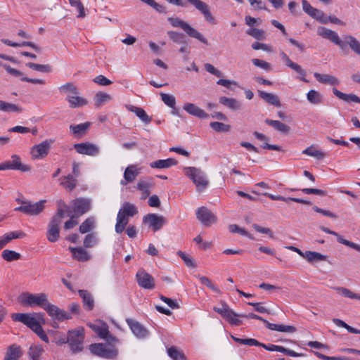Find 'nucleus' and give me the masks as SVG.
<instances>
[{"mask_svg":"<svg viewBox=\"0 0 360 360\" xmlns=\"http://www.w3.org/2000/svg\"><path fill=\"white\" fill-rule=\"evenodd\" d=\"M69 250L72 252L73 258L79 262H86L90 258L88 252L82 248L70 247Z\"/></svg>","mask_w":360,"mask_h":360,"instance_id":"obj_30","label":"nucleus"},{"mask_svg":"<svg viewBox=\"0 0 360 360\" xmlns=\"http://www.w3.org/2000/svg\"><path fill=\"white\" fill-rule=\"evenodd\" d=\"M333 92L335 94V96H337L338 98L346 101V102H354V103H358L359 101V97L357 96L355 94H346L338 90L337 89L334 88L333 89Z\"/></svg>","mask_w":360,"mask_h":360,"instance_id":"obj_36","label":"nucleus"},{"mask_svg":"<svg viewBox=\"0 0 360 360\" xmlns=\"http://www.w3.org/2000/svg\"><path fill=\"white\" fill-rule=\"evenodd\" d=\"M90 328L102 339L107 338L109 335L108 328L106 325L98 326L96 324H89Z\"/></svg>","mask_w":360,"mask_h":360,"instance_id":"obj_42","label":"nucleus"},{"mask_svg":"<svg viewBox=\"0 0 360 360\" xmlns=\"http://www.w3.org/2000/svg\"><path fill=\"white\" fill-rule=\"evenodd\" d=\"M214 310L219 314L231 325L240 326L242 324V321L240 319L242 317L241 314H236L226 303L222 302L221 307H214Z\"/></svg>","mask_w":360,"mask_h":360,"instance_id":"obj_10","label":"nucleus"},{"mask_svg":"<svg viewBox=\"0 0 360 360\" xmlns=\"http://www.w3.org/2000/svg\"><path fill=\"white\" fill-rule=\"evenodd\" d=\"M167 354L173 360H186L184 354L176 347H171L168 348Z\"/></svg>","mask_w":360,"mask_h":360,"instance_id":"obj_48","label":"nucleus"},{"mask_svg":"<svg viewBox=\"0 0 360 360\" xmlns=\"http://www.w3.org/2000/svg\"><path fill=\"white\" fill-rule=\"evenodd\" d=\"M95 220L94 217H89L79 226V230L81 233H86L91 231L94 227Z\"/></svg>","mask_w":360,"mask_h":360,"instance_id":"obj_47","label":"nucleus"},{"mask_svg":"<svg viewBox=\"0 0 360 360\" xmlns=\"http://www.w3.org/2000/svg\"><path fill=\"white\" fill-rule=\"evenodd\" d=\"M266 326L271 330H276L283 333H292L296 331V328L292 326H286L283 324H275L266 322Z\"/></svg>","mask_w":360,"mask_h":360,"instance_id":"obj_34","label":"nucleus"},{"mask_svg":"<svg viewBox=\"0 0 360 360\" xmlns=\"http://www.w3.org/2000/svg\"><path fill=\"white\" fill-rule=\"evenodd\" d=\"M334 290H335L338 294L343 297L360 300V295L353 292L348 288L344 287H335L334 288Z\"/></svg>","mask_w":360,"mask_h":360,"instance_id":"obj_45","label":"nucleus"},{"mask_svg":"<svg viewBox=\"0 0 360 360\" xmlns=\"http://www.w3.org/2000/svg\"><path fill=\"white\" fill-rule=\"evenodd\" d=\"M163 103L169 108H175L176 99L173 95L162 93L160 94Z\"/></svg>","mask_w":360,"mask_h":360,"instance_id":"obj_57","label":"nucleus"},{"mask_svg":"<svg viewBox=\"0 0 360 360\" xmlns=\"http://www.w3.org/2000/svg\"><path fill=\"white\" fill-rule=\"evenodd\" d=\"M26 66L36 71L41 72H51L52 71V68L49 65H41L32 62H29L26 63Z\"/></svg>","mask_w":360,"mask_h":360,"instance_id":"obj_49","label":"nucleus"},{"mask_svg":"<svg viewBox=\"0 0 360 360\" xmlns=\"http://www.w3.org/2000/svg\"><path fill=\"white\" fill-rule=\"evenodd\" d=\"M44 310L47 312L48 315L51 316L53 320L58 321H63L68 320L72 318L71 315L67 313L65 311L60 309L56 305L51 303H48Z\"/></svg>","mask_w":360,"mask_h":360,"instance_id":"obj_16","label":"nucleus"},{"mask_svg":"<svg viewBox=\"0 0 360 360\" xmlns=\"http://www.w3.org/2000/svg\"><path fill=\"white\" fill-rule=\"evenodd\" d=\"M333 322L338 326V327H342L345 328L348 332L354 333V334H360V330H358L356 328H354L350 326H349L347 323H346L345 321H343L341 319H333Z\"/></svg>","mask_w":360,"mask_h":360,"instance_id":"obj_53","label":"nucleus"},{"mask_svg":"<svg viewBox=\"0 0 360 360\" xmlns=\"http://www.w3.org/2000/svg\"><path fill=\"white\" fill-rule=\"evenodd\" d=\"M265 123L269 126H271L272 127L274 128V129L283 134H287L290 130V128L288 125L278 120H272L266 119L265 120Z\"/></svg>","mask_w":360,"mask_h":360,"instance_id":"obj_33","label":"nucleus"},{"mask_svg":"<svg viewBox=\"0 0 360 360\" xmlns=\"http://www.w3.org/2000/svg\"><path fill=\"white\" fill-rule=\"evenodd\" d=\"M72 7H75L78 11L77 17L84 18L86 16L85 8L80 0H68Z\"/></svg>","mask_w":360,"mask_h":360,"instance_id":"obj_51","label":"nucleus"},{"mask_svg":"<svg viewBox=\"0 0 360 360\" xmlns=\"http://www.w3.org/2000/svg\"><path fill=\"white\" fill-rule=\"evenodd\" d=\"M13 321L21 322L34 332L38 337L46 343L49 342V339L39 322L32 314L27 313H13L11 314Z\"/></svg>","mask_w":360,"mask_h":360,"instance_id":"obj_2","label":"nucleus"},{"mask_svg":"<svg viewBox=\"0 0 360 360\" xmlns=\"http://www.w3.org/2000/svg\"><path fill=\"white\" fill-rule=\"evenodd\" d=\"M26 234L20 231H15L9 232L6 234H5L4 236L5 239L6 240V242L9 243L13 239H17V238H22L25 237Z\"/></svg>","mask_w":360,"mask_h":360,"instance_id":"obj_63","label":"nucleus"},{"mask_svg":"<svg viewBox=\"0 0 360 360\" xmlns=\"http://www.w3.org/2000/svg\"><path fill=\"white\" fill-rule=\"evenodd\" d=\"M135 215V205L129 202H124L122 207L118 212L115 231L121 233L129 223V219Z\"/></svg>","mask_w":360,"mask_h":360,"instance_id":"obj_3","label":"nucleus"},{"mask_svg":"<svg viewBox=\"0 0 360 360\" xmlns=\"http://www.w3.org/2000/svg\"><path fill=\"white\" fill-rule=\"evenodd\" d=\"M135 179V166L131 165L127 167L124 173V179L121 181V184L127 185Z\"/></svg>","mask_w":360,"mask_h":360,"instance_id":"obj_46","label":"nucleus"},{"mask_svg":"<svg viewBox=\"0 0 360 360\" xmlns=\"http://www.w3.org/2000/svg\"><path fill=\"white\" fill-rule=\"evenodd\" d=\"M0 111L5 112H20L22 109L15 104L0 101Z\"/></svg>","mask_w":360,"mask_h":360,"instance_id":"obj_40","label":"nucleus"},{"mask_svg":"<svg viewBox=\"0 0 360 360\" xmlns=\"http://www.w3.org/2000/svg\"><path fill=\"white\" fill-rule=\"evenodd\" d=\"M22 355V352L21 347L13 344L7 348L4 360H18Z\"/></svg>","mask_w":360,"mask_h":360,"instance_id":"obj_23","label":"nucleus"},{"mask_svg":"<svg viewBox=\"0 0 360 360\" xmlns=\"http://www.w3.org/2000/svg\"><path fill=\"white\" fill-rule=\"evenodd\" d=\"M136 117H138L144 124H148L152 121V117H150L146 112L141 108L136 107Z\"/></svg>","mask_w":360,"mask_h":360,"instance_id":"obj_58","label":"nucleus"},{"mask_svg":"<svg viewBox=\"0 0 360 360\" xmlns=\"http://www.w3.org/2000/svg\"><path fill=\"white\" fill-rule=\"evenodd\" d=\"M150 335L149 330L143 325L136 322V338L145 340Z\"/></svg>","mask_w":360,"mask_h":360,"instance_id":"obj_55","label":"nucleus"},{"mask_svg":"<svg viewBox=\"0 0 360 360\" xmlns=\"http://www.w3.org/2000/svg\"><path fill=\"white\" fill-rule=\"evenodd\" d=\"M317 34L330 41L334 44L338 46L341 49H344L346 44L348 45L354 53L360 56V41L355 37L347 34L344 36L343 40H342L336 32L325 27H319L317 29Z\"/></svg>","mask_w":360,"mask_h":360,"instance_id":"obj_1","label":"nucleus"},{"mask_svg":"<svg viewBox=\"0 0 360 360\" xmlns=\"http://www.w3.org/2000/svg\"><path fill=\"white\" fill-rule=\"evenodd\" d=\"M19 302L24 307H39L43 309L48 304V295L46 293L32 294L24 292L19 297Z\"/></svg>","mask_w":360,"mask_h":360,"instance_id":"obj_4","label":"nucleus"},{"mask_svg":"<svg viewBox=\"0 0 360 360\" xmlns=\"http://www.w3.org/2000/svg\"><path fill=\"white\" fill-rule=\"evenodd\" d=\"M259 95L264 101H265L269 104L274 105L278 108L281 106L280 99L276 95L271 93L265 92L263 91H259Z\"/></svg>","mask_w":360,"mask_h":360,"instance_id":"obj_28","label":"nucleus"},{"mask_svg":"<svg viewBox=\"0 0 360 360\" xmlns=\"http://www.w3.org/2000/svg\"><path fill=\"white\" fill-rule=\"evenodd\" d=\"M198 278L199 279L201 284L207 286L210 289H211L212 290L217 293H221L219 288L217 285L213 284L207 277L198 275Z\"/></svg>","mask_w":360,"mask_h":360,"instance_id":"obj_54","label":"nucleus"},{"mask_svg":"<svg viewBox=\"0 0 360 360\" xmlns=\"http://www.w3.org/2000/svg\"><path fill=\"white\" fill-rule=\"evenodd\" d=\"M195 9L201 13L207 22L216 25L217 20L211 13L210 6L202 0H186Z\"/></svg>","mask_w":360,"mask_h":360,"instance_id":"obj_13","label":"nucleus"},{"mask_svg":"<svg viewBox=\"0 0 360 360\" xmlns=\"http://www.w3.org/2000/svg\"><path fill=\"white\" fill-rule=\"evenodd\" d=\"M91 352L100 357L112 359L116 356L117 350L110 345L102 343H94L89 346Z\"/></svg>","mask_w":360,"mask_h":360,"instance_id":"obj_11","label":"nucleus"},{"mask_svg":"<svg viewBox=\"0 0 360 360\" xmlns=\"http://www.w3.org/2000/svg\"><path fill=\"white\" fill-rule=\"evenodd\" d=\"M78 294L82 299L84 309L91 311L94 307V300L92 295L86 290H79Z\"/></svg>","mask_w":360,"mask_h":360,"instance_id":"obj_26","label":"nucleus"},{"mask_svg":"<svg viewBox=\"0 0 360 360\" xmlns=\"http://www.w3.org/2000/svg\"><path fill=\"white\" fill-rule=\"evenodd\" d=\"M53 143V139H46L39 144L33 146L30 151L32 158L39 160L46 157L51 149V145Z\"/></svg>","mask_w":360,"mask_h":360,"instance_id":"obj_12","label":"nucleus"},{"mask_svg":"<svg viewBox=\"0 0 360 360\" xmlns=\"http://www.w3.org/2000/svg\"><path fill=\"white\" fill-rule=\"evenodd\" d=\"M58 90L60 93L68 95L79 94L78 88L73 82H68L59 86Z\"/></svg>","mask_w":360,"mask_h":360,"instance_id":"obj_37","label":"nucleus"},{"mask_svg":"<svg viewBox=\"0 0 360 360\" xmlns=\"http://www.w3.org/2000/svg\"><path fill=\"white\" fill-rule=\"evenodd\" d=\"M12 160H8L10 169L19 170L23 172H30L31 167L21 163L20 158L18 155L11 156Z\"/></svg>","mask_w":360,"mask_h":360,"instance_id":"obj_25","label":"nucleus"},{"mask_svg":"<svg viewBox=\"0 0 360 360\" xmlns=\"http://www.w3.org/2000/svg\"><path fill=\"white\" fill-rule=\"evenodd\" d=\"M60 184L66 189L72 191L77 185V180L72 174L60 178Z\"/></svg>","mask_w":360,"mask_h":360,"instance_id":"obj_32","label":"nucleus"},{"mask_svg":"<svg viewBox=\"0 0 360 360\" xmlns=\"http://www.w3.org/2000/svg\"><path fill=\"white\" fill-rule=\"evenodd\" d=\"M183 109L188 114L199 117V118H207L208 115L201 108L198 107L193 103H186L184 105Z\"/></svg>","mask_w":360,"mask_h":360,"instance_id":"obj_21","label":"nucleus"},{"mask_svg":"<svg viewBox=\"0 0 360 360\" xmlns=\"http://www.w3.org/2000/svg\"><path fill=\"white\" fill-rule=\"evenodd\" d=\"M310 16L312 17L313 18L317 20L321 23H323V24L328 23L327 18L325 16L324 13L321 10L314 8V11L311 13Z\"/></svg>","mask_w":360,"mask_h":360,"instance_id":"obj_61","label":"nucleus"},{"mask_svg":"<svg viewBox=\"0 0 360 360\" xmlns=\"http://www.w3.org/2000/svg\"><path fill=\"white\" fill-rule=\"evenodd\" d=\"M68 342L72 354H77L83 350L84 340V329L82 327L70 330L67 333Z\"/></svg>","mask_w":360,"mask_h":360,"instance_id":"obj_7","label":"nucleus"},{"mask_svg":"<svg viewBox=\"0 0 360 360\" xmlns=\"http://www.w3.org/2000/svg\"><path fill=\"white\" fill-rule=\"evenodd\" d=\"M303 258L306 259L309 262L315 261H323L326 259V256L313 251H306L304 253Z\"/></svg>","mask_w":360,"mask_h":360,"instance_id":"obj_43","label":"nucleus"},{"mask_svg":"<svg viewBox=\"0 0 360 360\" xmlns=\"http://www.w3.org/2000/svg\"><path fill=\"white\" fill-rule=\"evenodd\" d=\"M177 164V161L173 158H167L165 160H158L150 163V167L151 168H157V169H167L171 167L172 166L176 165Z\"/></svg>","mask_w":360,"mask_h":360,"instance_id":"obj_29","label":"nucleus"},{"mask_svg":"<svg viewBox=\"0 0 360 360\" xmlns=\"http://www.w3.org/2000/svg\"><path fill=\"white\" fill-rule=\"evenodd\" d=\"M65 99L72 108H80L88 103V101L85 98L79 96V94L68 95Z\"/></svg>","mask_w":360,"mask_h":360,"instance_id":"obj_27","label":"nucleus"},{"mask_svg":"<svg viewBox=\"0 0 360 360\" xmlns=\"http://www.w3.org/2000/svg\"><path fill=\"white\" fill-rule=\"evenodd\" d=\"M246 32L248 35L258 40L263 39L265 37V32L263 30L257 28H249L247 30Z\"/></svg>","mask_w":360,"mask_h":360,"instance_id":"obj_56","label":"nucleus"},{"mask_svg":"<svg viewBox=\"0 0 360 360\" xmlns=\"http://www.w3.org/2000/svg\"><path fill=\"white\" fill-rule=\"evenodd\" d=\"M167 34L169 37L175 43L181 44L184 42V36L181 33L175 31H168Z\"/></svg>","mask_w":360,"mask_h":360,"instance_id":"obj_64","label":"nucleus"},{"mask_svg":"<svg viewBox=\"0 0 360 360\" xmlns=\"http://www.w3.org/2000/svg\"><path fill=\"white\" fill-rule=\"evenodd\" d=\"M2 257L7 262H12L19 259L20 255L13 250H4L2 252Z\"/></svg>","mask_w":360,"mask_h":360,"instance_id":"obj_52","label":"nucleus"},{"mask_svg":"<svg viewBox=\"0 0 360 360\" xmlns=\"http://www.w3.org/2000/svg\"><path fill=\"white\" fill-rule=\"evenodd\" d=\"M210 125L213 130L217 132L229 131L230 129L229 125L225 124L222 122H211Z\"/></svg>","mask_w":360,"mask_h":360,"instance_id":"obj_62","label":"nucleus"},{"mask_svg":"<svg viewBox=\"0 0 360 360\" xmlns=\"http://www.w3.org/2000/svg\"><path fill=\"white\" fill-rule=\"evenodd\" d=\"M334 290H335L338 294L343 297L360 300V295L353 292L348 288L344 287H335L334 288Z\"/></svg>","mask_w":360,"mask_h":360,"instance_id":"obj_44","label":"nucleus"},{"mask_svg":"<svg viewBox=\"0 0 360 360\" xmlns=\"http://www.w3.org/2000/svg\"><path fill=\"white\" fill-rule=\"evenodd\" d=\"M111 100V96L103 92H98L95 96V105L100 108L103 103Z\"/></svg>","mask_w":360,"mask_h":360,"instance_id":"obj_50","label":"nucleus"},{"mask_svg":"<svg viewBox=\"0 0 360 360\" xmlns=\"http://www.w3.org/2000/svg\"><path fill=\"white\" fill-rule=\"evenodd\" d=\"M136 280L139 286L146 290H153L155 286L153 277L143 270L136 273Z\"/></svg>","mask_w":360,"mask_h":360,"instance_id":"obj_18","label":"nucleus"},{"mask_svg":"<svg viewBox=\"0 0 360 360\" xmlns=\"http://www.w3.org/2000/svg\"><path fill=\"white\" fill-rule=\"evenodd\" d=\"M168 21L172 27L181 28L190 37L195 38L204 44H208V41L206 37L196 29L191 26L187 22L179 18H169Z\"/></svg>","mask_w":360,"mask_h":360,"instance_id":"obj_8","label":"nucleus"},{"mask_svg":"<svg viewBox=\"0 0 360 360\" xmlns=\"http://www.w3.org/2000/svg\"><path fill=\"white\" fill-rule=\"evenodd\" d=\"M231 338L235 342L242 345L250 346H257L260 345V342H259L257 340L253 338L242 339L239 338H236L234 336H231Z\"/></svg>","mask_w":360,"mask_h":360,"instance_id":"obj_59","label":"nucleus"},{"mask_svg":"<svg viewBox=\"0 0 360 360\" xmlns=\"http://www.w3.org/2000/svg\"><path fill=\"white\" fill-rule=\"evenodd\" d=\"M91 126L90 122H85L82 124H79L77 125H70V129L72 130V133L77 136H82L84 134L86 131L89 129V128Z\"/></svg>","mask_w":360,"mask_h":360,"instance_id":"obj_39","label":"nucleus"},{"mask_svg":"<svg viewBox=\"0 0 360 360\" xmlns=\"http://www.w3.org/2000/svg\"><path fill=\"white\" fill-rule=\"evenodd\" d=\"M72 209L75 215L72 218L79 217L91 209V200L83 198H77L72 202Z\"/></svg>","mask_w":360,"mask_h":360,"instance_id":"obj_17","label":"nucleus"},{"mask_svg":"<svg viewBox=\"0 0 360 360\" xmlns=\"http://www.w3.org/2000/svg\"><path fill=\"white\" fill-rule=\"evenodd\" d=\"M184 173L193 181L198 191H202L208 186L209 181L200 169L193 167H185Z\"/></svg>","mask_w":360,"mask_h":360,"instance_id":"obj_9","label":"nucleus"},{"mask_svg":"<svg viewBox=\"0 0 360 360\" xmlns=\"http://www.w3.org/2000/svg\"><path fill=\"white\" fill-rule=\"evenodd\" d=\"M196 217L206 226H210L217 221L216 215L205 207H200L197 210Z\"/></svg>","mask_w":360,"mask_h":360,"instance_id":"obj_15","label":"nucleus"},{"mask_svg":"<svg viewBox=\"0 0 360 360\" xmlns=\"http://www.w3.org/2000/svg\"><path fill=\"white\" fill-rule=\"evenodd\" d=\"M219 103L232 110H237L241 108V104L236 98L221 96Z\"/></svg>","mask_w":360,"mask_h":360,"instance_id":"obj_31","label":"nucleus"},{"mask_svg":"<svg viewBox=\"0 0 360 360\" xmlns=\"http://www.w3.org/2000/svg\"><path fill=\"white\" fill-rule=\"evenodd\" d=\"M64 210L58 209L56 213L51 219L47 229V240L51 243L56 242L60 237V225L64 218Z\"/></svg>","mask_w":360,"mask_h":360,"instance_id":"obj_6","label":"nucleus"},{"mask_svg":"<svg viewBox=\"0 0 360 360\" xmlns=\"http://www.w3.org/2000/svg\"><path fill=\"white\" fill-rule=\"evenodd\" d=\"M44 351L43 347L40 345H31L28 351L29 357L31 360H39Z\"/></svg>","mask_w":360,"mask_h":360,"instance_id":"obj_38","label":"nucleus"},{"mask_svg":"<svg viewBox=\"0 0 360 360\" xmlns=\"http://www.w3.org/2000/svg\"><path fill=\"white\" fill-rule=\"evenodd\" d=\"M74 148L79 154L95 156L99 153L98 147L89 142L76 143L74 145Z\"/></svg>","mask_w":360,"mask_h":360,"instance_id":"obj_19","label":"nucleus"},{"mask_svg":"<svg viewBox=\"0 0 360 360\" xmlns=\"http://www.w3.org/2000/svg\"><path fill=\"white\" fill-rule=\"evenodd\" d=\"M307 99L312 105H319L323 102V95L314 89H311L308 91Z\"/></svg>","mask_w":360,"mask_h":360,"instance_id":"obj_35","label":"nucleus"},{"mask_svg":"<svg viewBox=\"0 0 360 360\" xmlns=\"http://www.w3.org/2000/svg\"><path fill=\"white\" fill-rule=\"evenodd\" d=\"M302 154L314 157L317 160H321L326 157V154L323 151L316 149L314 146H311L305 148L302 151Z\"/></svg>","mask_w":360,"mask_h":360,"instance_id":"obj_41","label":"nucleus"},{"mask_svg":"<svg viewBox=\"0 0 360 360\" xmlns=\"http://www.w3.org/2000/svg\"><path fill=\"white\" fill-rule=\"evenodd\" d=\"M152 179H140L138 184V189L141 192V199L145 200L150 193V188L153 186Z\"/></svg>","mask_w":360,"mask_h":360,"instance_id":"obj_24","label":"nucleus"},{"mask_svg":"<svg viewBox=\"0 0 360 360\" xmlns=\"http://www.w3.org/2000/svg\"><path fill=\"white\" fill-rule=\"evenodd\" d=\"M314 77L321 84L336 86L340 84V80L333 75L315 72Z\"/></svg>","mask_w":360,"mask_h":360,"instance_id":"obj_22","label":"nucleus"},{"mask_svg":"<svg viewBox=\"0 0 360 360\" xmlns=\"http://www.w3.org/2000/svg\"><path fill=\"white\" fill-rule=\"evenodd\" d=\"M15 200L20 203V205L15 207L14 210L30 216H37L41 213L44 210L45 203L46 202V200H41L34 203L20 198H17Z\"/></svg>","mask_w":360,"mask_h":360,"instance_id":"obj_5","label":"nucleus"},{"mask_svg":"<svg viewBox=\"0 0 360 360\" xmlns=\"http://www.w3.org/2000/svg\"><path fill=\"white\" fill-rule=\"evenodd\" d=\"M288 67H289L290 68L292 69L294 71L300 74L301 75V77L300 79L302 81L305 82H307V80L305 79L307 72L304 69L302 68V67L300 65L292 61Z\"/></svg>","mask_w":360,"mask_h":360,"instance_id":"obj_60","label":"nucleus"},{"mask_svg":"<svg viewBox=\"0 0 360 360\" xmlns=\"http://www.w3.org/2000/svg\"><path fill=\"white\" fill-rule=\"evenodd\" d=\"M321 231H323V232L326 233H328V234H331V235H333V236H335L337 237V240L338 241L341 243V244H343V245H345L351 248H353L354 250L358 251V252H360V245L359 244H356V243H354L353 242H351L349 240H347L346 239H344L340 235H339L338 233L333 231H331L327 227H325V226H321Z\"/></svg>","mask_w":360,"mask_h":360,"instance_id":"obj_20","label":"nucleus"},{"mask_svg":"<svg viewBox=\"0 0 360 360\" xmlns=\"http://www.w3.org/2000/svg\"><path fill=\"white\" fill-rule=\"evenodd\" d=\"M143 223L153 232H156L166 224V219L162 215L150 213L144 216Z\"/></svg>","mask_w":360,"mask_h":360,"instance_id":"obj_14","label":"nucleus"}]
</instances>
